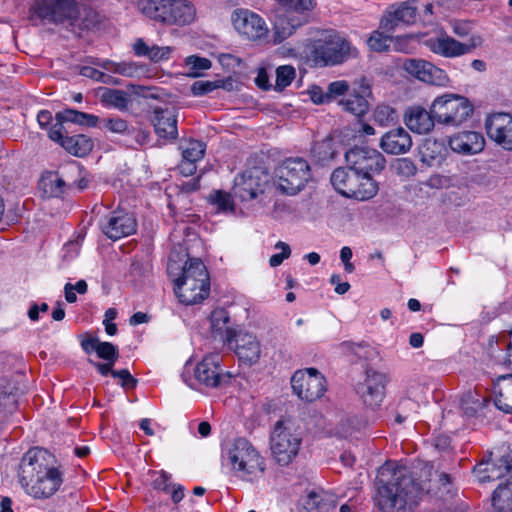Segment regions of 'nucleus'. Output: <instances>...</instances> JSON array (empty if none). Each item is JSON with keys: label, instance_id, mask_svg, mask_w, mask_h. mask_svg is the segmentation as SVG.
<instances>
[{"label": "nucleus", "instance_id": "2f4dec72", "mask_svg": "<svg viewBox=\"0 0 512 512\" xmlns=\"http://www.w3.org/2000/svg\"><path fill=\"white\" fill-rule=\"evenodd\" d=\"M98 96L105 107H112L119 111H126L131 102L129 95L119 89L101 87L98 90Z\"/></svg>", "mask_w": 512, "mask_h": 512}, {"label": "nucleus", "instance_id": "a878e982", "mask_svg": "<svg viewBox=\"0 0 512 512\" xmlns=\"http://www.w3.org/2000/svg\"><path fill=\"white\" fill-rule=\"evenodd\" d=\"M153 125L160 138L175 140L178 136L177 114L173 108H155Z\"/></svg>", "mask_w": 512, "mask_h": 512}, {"label": "nucleus", "instance_id": "c9c22d12", "mask_svg": "<svg viewBox=\"0 0 512 512\" xmlns=\"http://www.w3.org/2000/svg\"><path fill=\"white\" fill-rule=\"evenodd\" d=\"M63 148L72 155L82 157L92 150L93 142L84 135L66 136L63 141Z\"/></svg>", "mask_w": 512, "mask_h": 512}, {"label": "nucleus", "instance_id": "680f3d73", "mask_svg": "<svg viewBox=\"0 0 512 512\" xmlns=\"http://www.w3.org/2000/svg\"><path fill=\"white\" fill-rule=\"evenodd\" d=\"M171 476L164 472H158L153 480V487L159 490H166L169 486Z\"/></svg>", "mask_w": 512, "mask_h": 512}, {"label": "nucleus", "instance_id": "0eeeda50", "mask_svg": "<svg viewBox=\"0 0 512 512\" xmlns=\"http://www.w3.org/2000/svg\"><path fill=\"white\" fill-rule=\"evenodd\" d=\"M331 183L341 195L347 198L365 201L373 198L378 192V184L372 176H366L349 167L337 168L331 174Z\"/></svg>", "mask_w": 512, "mask_h": 512}, {"label": "nucleus", "instance_id": "6e6552de", "mask_svg": "<svg viewBox=\"0 0 512 512\" xmlns=\"http://www.w3.org/2000/svg\"><path fill=\"white\" fill-rule=\"evenodd\" d=\"M219 354L206 355L194 368L193 376L187 378L188 368H185L183 379L193 389H219L228 385L232 374L221 368Z\"/></svg>", "mask_w": 512, "mask_h": 512}, {"label": "nucleus", "instance_id": "20e7f679", "mask_svg": "<svg viewBox=\"0 0 512 512\" xmlns=\"http://www.w3.org/2000/svg\"><path fill=\"white\" fill-rule=\"evenodd\" d=\"M223 461L233 475L246 482H256L263 477L266 463L259 451L245 438L228 443L222 451Z\"/></svg>", "mask_w": 512, "mask_h": 512}, {"label": "nucleus", "instance_id": "473e14b6", "mask_svg": "<svg viewBox=\"0 0 512 512\" xmlns=\"http://www.w3.org/2000/svg\"><path fill=\"white\" fill-rule=\"evenodd\" d=\"M492 506L497 512H512V480L498 485L492 495Z\"/></svg>", "mask_w": 512, "mask_h": 512}, {"label": "nucleus", "instance_id": "338daca9", "mask_svg": "<svg viewBox=\"0 0 512 512\" xmlns=\"http://www.w3.org/2000/svg\"><path fill=\"white\" fill-rule=\"evenodd\" d=\"M100 340L97 337H88L81 342V347L87 354L97 352V346Z\"/></svg>", "mask_w": 512, "mask_h": 512}, {"label": "nucleus", "instance_id": "6ab92c4d", "mask_svg": "<svg viewBox=\"0 0 512 512\" xmlns=\"http://www.w3.org/2000/svg\"><path fill=\"white\" fill-rule=\"evenodd\" d=\"M485 129L488 137L505 150L512 151V116L494 113L487 117Z\"/></svg>", "mask_w": 512, "mask_h": 512}, {"label": "nucleus", "instance_id": "c85d7f7f", "mask_svg": "<svg viewBox=\"0 0 512 512\" xmlns=\"http://www.w3.org/2000/svg\"><path fill=\"white\" fill-rule=\"evenodd\" d=\"M306 23L288 13L276 17L273 24V41L279 44L292 36L298 28Z\"/></svg>", "mask_w": 512, "mask_h": 512}, {"label": "nucleus", "instance_id": "69168bd1", "mask_svg": "<svg viewBox=\"0 0 512 512\" xmlns=\"http://www.w3.org/2000/svg\"><path fill=\"white\" fill-rule=\"evenodd\" d=\"M311 100L315 104H324L328 103V96L326 92L324 93L320 87H313L310 91Z\"/></svg>", "mask_w": 512, "mask_h": 512}, {"label": "nucleus", "instance_id": "052dcab7", "mask_svg": "<svg viewBox=\"0 0 512 512\" xmlns=\"http://www.w3.org/2000/svg\"><path fill=\"white\" fill-rule=\"evenodd\" d=\"M151 46H149L142 38L135 40L133 44V52L138 57L148 58Z\"/></svg>", "mask_w": 512, "mask_h": 512}, {"label": "nucleus", "instance_id": "72a5a7b5", "mask_svg": "<svg viewBox=\"0 0 512 512\" xmlns=\"http://www.w3.org/2000/svg\"><path fill=\"white\" fill-rule=\"evenodd\" d=\"M93 63L107 71L129 78L137 76L142 71L141 66L133 61L114 62L111 60H97Z\"/></svg>", "mask_w": 512, "mask_h": 512}, {"label": "nucleus", "instance_id": "4d7b16f0", "mask_svg": "<svg viewBox=\"0 0 512 512\" xmlns=\"http://www.w3.org/2000/svg\"><path fill=\"white\" fill-rule=\"evenodd\" d=\"M186 64L191 66V69L195 71L208 70L211 67V61L209 59L194 55L187 57Z\"/></svg>", "mask_w": 512, "mask_h": 512}, {"label": "nucleus", "instance_id": "4c0bfd02", "mask_svg": "<svg viewBox=\"0 0 512 512\" xmlns=\"http://www.w3.org/2000/svg\"><path fill=\"white\" fill-rule=\"evenodd\" d=\"M305 507L308 512H330L335 509L336 503L329 495L312 492L308 496Z\"/></svg>", "mask_w": 512, "mask_h": 512}, {"label": "nucleus", "instance_id": "a18cd8bd", "mask_svg": "<svg viewBox=\"0 0 512 512\" xmlns=\"http://www.w3.org/2000/svg\"><path fill=\"white\" fill-rule=\"evenodd\" d=\"M80 74L84 77L93 79L98 82H102L110 85H117L119 81L113 76L107 75L93 67L84 66L80 69Z\"/></svg>", "mask_w": 512, "mask_h": 512}, {"label": "nucleus", "instance_id": "393cba45", "mask_svg": "<svg viewBox=\"0 0 512 512\" xmlns=\"http://www.w3.org/2000/svg\"><path fill=\"white\" fill-rule=\"evenodd\" d=\"M380 147L387 154H404L412 147V138L404 128L397 127L387 131L381 137Z\"/></svg>", "mask_w": 512, "mask_h": 512}, {"label": "nucleus", "instance_id": "4be33fe9", "mask_svg": "<svg viewBox=\"0 0 512 512\" xmlns=\"http://www.w3.org/2000/svg\"><path fill=\"white\" fill-rule=\"evenodd\" d=\"M418 12L419 7L414 5L413 0L403 2L393 11L387 12L381 19L380 27L386 32H392L400 24H414L418 19Z\"/></svg>", "mask_w": 512, "mask_h": 512}, {"label": "nucleus", "instance_id": "e2e57ef3", "mask_svg": "<svg viewBox=\"0 0 512 512\" xmlns=\"http://www.w3.org/2000/svg\"><path fill=\"white\" fill-rule=\"evenodd\" d=\"M412 40L411 36H404V37H396L393 38V41L391 44L394 46V50L399 52L408 53L409 52V43Z\"/></svg>", "mask_w": 512, "mask_h": 512}, {"label": "nucleus", "instance_id": "774afa93", "mask_svg": "<svg viewBox=\"0 0 512 512\" xmlns=\"http://www.w3.org/2000/svg\"><path fill=\"white\" fill-rule=\"evenodd\" d=\"M115 362L116 361H106V363L96 362L93 364L102 376H107L109 373L112 375V371H114L112 368Z\"/></svg>", "mask_w": 512, "mask_h": 512}, {"label": "nucleus", "instance_id": "09e8293b", "mask_svg": "<svg viewBox=\"0 0 512 512\" xmlns=\"http://www.w3.org/2000/svg\"><path fill=\"white\" fill-rule=\"evenodd\" d=\"M395 170L398 175L409 178L416 174L417 167L411 159L400 158L395 163Z\"/></svg>", "mask_w": 512, "mask_h": 512}, {"label": "nucleus", "instance_id": "7c9ffc66", "mask_svg": "<svg viewBox=\"0 0 512 512\" xmlns=\"http://www.w3.org/2000/svg\"><path fill=\"white\" fill-rule=\"evenodd\" d=\"M494 393L496 407L505 413H512V374L498 377Z\"/></svg>", "mask_w": 512, "mask_h": 512}, {"label": "nucleus", "instance_id": "f3484780", "mask_svg": "<svg viewBox=\"0 0 512 512\" xmlns=\"http://www.w3.org/2000/svg\"><path fill=\"white\" fill-rule=\"evenodd\" d=\"M100 228L105 236L116 241L132 235L137 229V222L130 212L117 209L103 217Z\"/></svg>", "mask_w": 512, "mask_h": 512}, {"label": "nucleus", "instance_id": "c756f323", "mask_svg": "<svg viewBox=\"0 0 512 512\" xmlns=\"http://www.w3.org/2000/svg\"><path fill=\"white\" fill-rule=\"evenodd\" d=\"M210 322L213 335L230 344L237 332L230 326L228 312L223 308L215 309L211 313Z\"/></svg>", "mask_w": 512, "mask_h": 512}, {"label": "nucleus", "instance_id": "f257e3e1", "mask_svg": "<svg viewBox=\"0 0 512 512\" xmlns=\"http://www.w3.org/2000/svg\"><path fill=\"white\" fill-rule=\"evenodd\" d=\"M375 505L382 512H413L423 488L412 471L395 462H386L378 470Z\"/></svg>", "mask_w": 512, "mask_h": 512}, {"label": "nucleus", "instance_id": "8fccbe9b", "mask_svg": "<svg viewBox=\"0 0 512 512\" xmlns=\"http://www.w3.org/2000/svg\"><path fill=\"white\" fill-rule=\"evenodd\" d=\"M276 249H280L281 252L277 254H273L269 259V264L271 267H277L282 264V262L289 258L291 255V249L288 244L285 242L279 241L275 245Z\"/></svg>", "mask_w": 512, "mask_h": 512}, {"label": "nucleus", "instance_id": "7ed1b4c3", "mask_svg": "<svg viewBox=\"0 0 512 512\" xmlns=\"http://www.w3.org/2000/svg\"><path fill=\"white\" fill-rule=\"evenodd\" d=\"M167 271L174 282L175 294L181 303L185 305L197 304L209 295V274L200 259H189L180 269L176 261L170 257Z\"/></svg>", "mask_w": 512, "mask_h": 512}, {"label": "nucleus", "instance_id": "ea45409f", "mask_svg": "<svg viewBox=\"0 0 512 512\" xmlns=\"http://www.w3.org/2000/svg\"><path fill=\"white\" fill-rule=\"evenodd\" d=\"M98 126L114 134L128 135L131 133L128 122L119 116H109L99 119Z\"/></svg>", "mask_w": 512, "mask_h": 512}, {"label": "nucleus", "instance_id": "3c124183", "mask_svg": "<svg viewBox=\"0 0 512 512\" xmlns=\"http://www.w3.org/2000/svg\"><path fill=\"white\" fill-rule=\"evenodd\" d=\"M219 87L217 81H196L191 86V92L194 96H202Z\"/></svg>", "mask_w": 512, "mask_h": 512}, {"label": "nucleus", "instance_id": "f03ea898", "mask_svg": "<svg viewBox=\"0 0 512 512\" xmlns=\"http://www.w3.org/2000/svg\"><path fill=\"white\" fill-rule=\"evenodd\" d=\"M52 456L42 448L27 451L20 463L19 482L26 493L36 499L52 496L62 484L58 469L50 466Z\"/></svg>", "mask_w": 512, "mask_h": 512}, {"label": "nucleus", "instance_id": "aec40b11", "mask_svg": "<svg viewBox=\"0 0 512 512\" xmlns=\"http://www.w3.org/2000/svg\"><path fill=\"white\" fill-rule=\"evenodd\" d=\"M404 69L418 80L431 85L447 86L449 83V77L444 70L423 59L406 60Z\"/></svg>", "mask_w": 512, "mask_h": 512}, {"label": "nucleus", "instance_id": "9d476101", "mask_svg": "<svg viewBox=\"0 0 512 512\" xmlns=\"http://www.w3.org/2000/svg\"><path fill=\"white\" fill-rule=\"evenodd\" d=\"M311 179V169L303 158H288L275 169L273 185L282 194L295 195Z\"/></svg>", "mask_w": 512, "mask_h": 512}, {"label": "nucleus", "instance_id": "37998d69", "mask_svg": "<svg viewBox=\"0 0 512 512\" xmlns=\"http://www.w3.org/2000/svg\"><path fill=\"white\" fill-rule=\"evenodd\" d=\"M373 118L376 123L386 126L396 121L397 114L389 105H378L373 112Z\"/></svg>", "mask_w": 512, "mask_h": 512}, {"label": "nucleus", "instance_id": "c03bdc74", "mask_svg": "<svg viewBox=\"0 0 512 512\" xmlns=\"http://www.w3.org/2000/svg\"><path fill=\"white\" fill-rule=\"evenodd\" d=\"M393 37L385 36L379 31H374L367 40L369 48L376 52H383L389 49Z\"/></svg>", "mask_w": 512, "mask_h": 512}, {"label": "nucleus", "instance_id": "1a4fd4ad", "mask_svg": "<svg viewBox=\"0 0 512 512\" xmlns=\"http://www.w3.org/2000/svg\"><path fill=\"white\" fill-rule=\"evenodd\" d=\"M302 444V433L291 421H277L270 437L272 456L281 466H287L297 457Z\"/></svg>", "mask_w": 512, "mask_h": 512}, {"label": "nucleus", "instance_id": "39448f33", "mask_svg": "<svg viewBox=\"0 0 512 512\" xmlns=\"http://www.w3.org/2000/svg\"><path fill=\"white\" fill-rule=\"evenodd\" d=\"M306 47L317 64L337 65L351 55L350 43L332 29L317 31Z\"/></svg>", "mask_w": 512, "mask_h": 512}, {"label": "nucleus", "instance_id": "5701e85b", "mask_svg": "<svg viewBox=\"0 0 512 512\" xmlns=\"http://www.w3.org/2000/svg\"><path fill=\"white\" fill-rule=\"evenodd\" d=\"M233 340H235V353L241 362L249 365L258 362L261 356V344L255 335L237 332Z\"/></svg>", "mask_w": 512, "mask_h": 512}, {"label": "nucleus", "instance_id": "f8f14e48", "mask_svg": "<svg viewBox=\"0 0 512 512\" xmlns=\"http://www.w3.org/2000/svg\"><path fill=\"white\" fill-rule=\"evenodd\" d=\"M34 12L39 18L55 24H73L79 16L74 0H36Z\"/></svg>", "mask_w": 512, "mask_h": 512}, {"label": "nucleus", "instance_id": "58836bf2", "mask_svg": "<svg viewBox=\"0 0 512 512\" xmlns=\"http://www.w3.org/2000/svg\"><path fill=\"white\" fill-rule=\"evenodd\" d=\"M180 149L182 151L183 160L196 163L203 158L206 145L199 140L189 139L181 143Z\"/></svg>", "mask_w": 512, "mask_h": 512}, {"label": "nucleus", "instance_id": "a19ab883", "mask_svg": "<svg viewBox=\"0 0 512 512\" xmlns=\"http://www.w3.org/2000/svg\"><path fill=\"white\" fill-rule=\"evenodd\" d=\"M343 109L355 116H362L368 110V102L361 95H351L339 102Z\"/></svg>", "mask_w": 512, "mask_h": 512}, {"label": "nucleus", "instance_id": "dca6fc26", "mask_svg": "<svg viewBox=\"0 0 512 512\" xmlns=\"http://www.w3.org/2000/svg\"><path fill=\"white\" fill-rule=\"evenodd\" d=\"M231 20L236 31L248 40L256 41L268 35L269 29L265 20L251 10L236 9Z\"/></svg>", "mask_w": 512, "mask_h": 512}, {"label": "nucleus", "instance_id": "cd10ccee", "mask_svg": "<svg viewBox=\"0 0 512 512\" xmlns=\"http://www.w3.org/2000/svg\"><path fill=\"white\" fill-rule=\"evenodd\" d=\"M427 45L432 52L449 58L464 55L472 48L447 35L431 38L427 41Z\"/></svg>", "mask_w": 512, "mask_h": 512}, {"label": "nucleus", "instance_id": "0e129e2a", "mask_svg": "<svg viewBox=\"0 0 512 512\" xmlns=\"http://www.w3.org/2000/svg\"><path fill=\"white\" fill-rule=\"evenodd\" d=\"M352 250L350 247H347V246H344L342 247V249L340 250V259L341 261L344 263V266H345V270L348 272V273H351L353 272L354 270V266L353 264L350 262L351 258H352Z\"/></svg>", "mask_w": 512, "mask_h": 512}, {"label": "nucleus", "instance_id": "79ce46f5", "mask_svg": "<svg viewBox=\"0 0 512 512\" xmlns=\"http://www.w3.org/2000/svg\"><path fill=\"white\" fill-rule=\"evenodd\" d=\"M296 72L295 68L291 65H283L279 66L276 69V81L274 89L277 91L284 90L287 86L291 84L293 79L295 78Z\"/></svg>", "mask_w": 512, "mask_h": 512}, {"label": "nucleus", "instance_id": "2eb2a0df", "mask_svg": "<svg viewBox=\"0 0 512 512\" xmlns=\"http://www.w3.org/2000/svg\"><path fill=\"white\" fill-rule=\"evenodd\" d=\"M345 160L349 167L366 176L381 172L386 164L384 156L376 149L358 146L345 153Z\"/></svg>", "mask_w": 512, "mask_h": 512}, {"label": "nucleus", "instance_id": "423d86ee", "mask_svg": "<svg viewBox=\"0 0 512 512\" xmlns=\"http://www.w3.org/2000/svg\"><path fill=\"white\" fill-rule=\"evenodd\" d=\"M138 6L147 17L170 25H189L196 19V8L189 0H141Z\"/></svg>", "mask_w": 512, "mask_h": 512}, {"label": "nucleus", "instance_id": "e433bc0d", "mask_svg": "<svg viewBox=\"0 0 512 512\" xmlns=\"http://www.w3.org/2000/svg\"><path fill=\"white\" fill-rule=\"evenodd\" d=\"M208 202L215 207L218 213H234L235 204L230 193L223 190H215L211 192L207 198Z\"/></svg>", "mask_w": 512, "mask_h": 512}, {"label": "nucleus", "instance_id": "4468645a", "mask_svg": "<svg viewBox=\"0 0 512 512\" xmlns=\"http://www.w3.org/2000/svg\"><path fill=\"white\" fill-rule=\"evenodd\" d=\"M293 392L302 400L312 402L325 392V378L315 368L296 371L291 378Z\"/></svg>", "mask_w": 512, "mask_h": 512}, {"label": "nucleus", "instance_id": "412c9836", "mask_svg": "<svg viewBox=\"0 0 512 512\" xmlns=\"http://www.w3.org/2000/svg\"><path fill=\"white\" fill-rule=\"evenodd\" d=\"M386 378L382 373L367 370L363 382L357 385L356 391L368 407L375 408L384 398Z\"/></svg>", "mask_w": 512, "mask_h": 512}, {"label": "nucleus", "instance_id": "bf43d9fd", "mask_svg": "<svg viewBox=\"0 0 512 512\" xmlns=\"http://www.w3.org/2000/svg\"><path fill=\"white\" fill-rule=\"evenodd\" d=\"M63 123L64 122H59L57 121L49 130L48 132V137L54 141V142H57V143H60L61 146L63 147V141L65 140L66 137H64L63 135V130H64V127H63Z\"/></svg>", "mask_w": 512, "mask_h": 512}, {"label": "nucleus", "instance_id": "6e6d98bb", "mask_svg": "<svg viewBox=\"0 0 512 512\" xmlns=\"http://www.w3.org/2000/svg\"><path fill=\"white\" fill-rule=\"evenodd\" d=\"M414 5L419 7L418 17L428 20L433 15L434 5L431 0H413Z\"/></svg>", "mask_w": 512, "mask_h": 512}, {"label": "nucleus", "instance_id": "b1692460", "mask_svg": "<svg viewBox=\"0 0 512 512\" xmlns=\"http://www.w3.org/2000/svg\"><path fill=\"white\" fill-rule=\"evenodd\" d=\"M435 117L432 111L414 105L406 109L404 114L405 125L414 133L427 134L431 132L435 125Z\"/></svg>", "mask_w": 512, "mask_h": 512}, {"label": "nucleus", "instance_id": "13d9d810", "mask_svg": "<svg viewBox=\"0 0 512 512\" xmlns=\"http://www.w3.org/2000/svg\"><path fill=\"white\" fill-rule=\"evenodd\" d=\"M50 184V194L54 197H59L64 193L65 187L67 186L66 182L59 177L58 175H55L53 178L49 179Z\"/></svg>", "mask_w": 512, "mask_h": 512}, {"label": "nucleus", "instance_id": "603ef678", "mask_svg": "<svg viewBox=\"0 0 512 512\" xmlns=\"http://www.w3.org/2000/svg\"><path fill=\"white\" fill-rule=\"evenodd\" d=\"M172 53V48L169 46L152 45L149 51L148 59L152 62H160L168 60Z\"/></svg>", "mask_w": 512, "mask_h": 512}, {"label": "nucleus", "instance_id": "864d4df0", "mask_svg": "<svg viewBox=\"0 0 512 512\" xmlns=\"http://www.w3.org/2000/svg\"><path fill=\"white\" fill-rule=\"evenodd\" d=\"M349 90V84L345 80H338L331 82L328 87L326 94L328 96L329 102L338 96L344 95Z\"/></svg>", "mask_w": 512, "mask_h": 512}, {"label": "nucleus", "instance_id": "5fc2aeb1", "mask_svg": "<svg viewBox=\"0 0 512 512\" xmlns=\"http://www.w3.org/2000/svg\"><path fill=\"white\" fill-rule=\"evenodd\" d=\"M112 376L118 378L121 381V386L125 389H133L137 385V379L127 369L112 371Z\"/></svg>", "mask_w": 512, "mask_h": 512}, {"label": "nucleus", "instance_id": "9b49d317", "mask_svg": "<svg viewBox=\"0 0 512 512\" xmlns=\"http://www.w3.org/2000/svg\"><path fill=\"white\" fill-rule=\"evenodd\" d=\"M431 111L436 122L446 126H459L473 114V105L464 96L447 93L435 98Z\"/></svg>", "mask_w": 512, "mask_h": 512}, {"label": "nucleus", "instance_id": "f704fd0d", "mask_svg": "<svg viewBox=\"0 0 512 512\" xmlns=\"http://www.w3.org/2000/svg\"><path fill=\"white\" fill-rule=\"evenodd\" d=\"M56 120L59 122H71L88 127H97L99 117L93 114L80 112L74 109H65L64 111L56 114Z\"/></svg>", "mask_w": 512, "mask_h": 512}, {"label": "nucleus", "instance_id": "49530a36", "mask_svg": "<svg viewBox=\"0 0 512 512\" xmlns=\"http://www.w3.org/2000/svg\"><path fill=\"white\" fill-rule=\"evenodd\" d=\"M460 408L464 415L471 417L474 416L478 410L482 408V402L479 399H475V397L469 393L462 397Z\"/></svg>", "mask_w": 512, "mask_h": 512}, {"label": "nucleus", "instance_id": "de8ad7c7", "mask_svg": "<svg viewBox=\"0 0 512 512\" xmlns=\"http://www.w3.org/2000/svg\"><path fill=\"white\" fill-rule=\"evenodd\" d=\"M99 358L105 361H117L119 357L117 347L110 342H101L97 346V352Z\"/></svg>", "mask_w": 512, "mask_h": 512}, {"label": "nucleus", "instance_id": "ddd939ff", "mask_svg": "<svg viewBox=\"0 0 512 512\" xmlns=\"http://www.w3.org/2000/svg\"><path fill=\"white\" fill-rule=\"evenodd\" d=\"M270 175L261 168L247 170L235 177L233 194L241 201H251L263 194L270 182Z\"/></svg>", "mask_w": 512, "mask_h": 512}, {"label": "nucleus", "instance_id": "bb28decb", "mask_svg": "<svg viewBox=\"0 0 512 512\" xmlns=\"http://www.w3.org/2000/svg\"><path fill=\"white\" fill-rule=\"evenodd\" d=\"M484 145L483 136L475 131L459 132L449 139L450 148L461 154H476L483 150Z\"/></svg>", "mask_w": 512, "mask_h": 512}, {"label": "nucleus", "instance_id": "a211bd4d", "mask_svg": "<svg viewBox=\"0 0 512 512\" xmlns=\"http://www.w3.org/2000/svg\"><path fill=\"white\" fill-rule=\"evenodd\" d=\"M473 473L481 483L494 481L507 475L509 476L507 480H512V449L508 447L497 461H482L474 468Z\"/></svg>", "mask_w": 512, "mask_h": 512}]
</instances>
